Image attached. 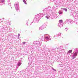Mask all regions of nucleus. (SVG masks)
<instances>
[{
  "label": "nucleus",
  "mask_w": 78,
  "mask_h": 78,
  "mask_svg": "<svg viewBox=\"0 0 78 78\" xmlns=\"http://www.w3.org/2000/svg\"><path fill=\"white\" fill-rule=\"evenodd\" d=\"M63 9V10H64V11H66V12H67V9H66V8H64L63 9Z\"/></svg>",
  "instance_id": "obj_1"
},
{
  "label": "nucleus",
  "mask_w": 78,
  "mask_h": 78,
  "mask_svg": "<svg viewBox=\"0 0 78 78\" xmlns=\"http://www.w3.org/2000/svg\"><path fill=\"white\" fill-rule=\"evenodd\" d=\"M23 2H24V3L26 4V5H27V2H26V1H25V0H23Z\"/></svg>",
  "instance_id": "obj_2"
},
{
  "label": "nucleus",
  "mask_w": 78,
  "mask_h": 78,
  "mask_svg": "<svg viewBox=\"0 0 78 78\" xmlns=\"http://www.w3.org/2000/svg\"><path fill=\"white\" fill-rule=\"evenodd\" d=\"M62 22H63V21H62V20H60L59 21V23H62Z\"/></svg>",
  "instance_id": "obj_3"
},
{
  "label": "nucleus",
  "mask_w": 78,
  "mask_h": 78,
  "mask_svg": "<svg viewBox=\"0 0 78 78\" xmlns=\"http://www.w3.org/2000/svg\"><path fill=\"white\" fill-rule=\"evenodd\" d=\"M72 50H70L68 51V53H72Z\"/></svg>",
  "instance_id": "obj_4"
},
{
  "label": "nucleus",
  "mask_w": 78,
  "mask_h": 78,
  "mask_svg": "<svg viewBox=\"0 0 78 78\" xmlns=\"http://www.w3.org/2000/svg\"><path fill=\"white\" fill-rule=\"evenodd\" d=\"M18 65L19 66H20V65H21V63H20V62H19V63H18Z\"/></svg>",
  "instance_id": "obj_5"
},
{
  "label": "nucleus",
  "mask_w": 78,
  "mask_h": 78,
  "mask_svg": "<svg viewBox=\"0 0 78 78\" xmlns=\"http://www.w3.org/2000/svg\"><path fill=\"white\" fill-rule=\"evenodd\" d=\"M77 54H78V53H77V52H76L75 53H74V56H77Z\"/></svg>",
  "instance_id": "obj_6"
},
{
  "label": "nucleus",
  "mask_w": 78,
  "mask_h": 78,
  "mask_svg": "<svg viewBox=\"0 0 78 78\" xmlns=\"http://www.w3.org/2000/svg\"><path fill=\"white\" fill-rule=\"evenodd\" d=\"M76 58V57H75V55H73L72 58L73 59H75V58Z\"/></svg>",
  "instance_id": "obj_7"
},
{
  "label": "nucleus",
  "mask_w": 78,
  "mask_h": 78,
  "mask_svg": "<svg viewBox=\"0 0 78 78\" xmlns=\"http://www.w3.org/2000/svg\"><path fill=\"white\" fill-rule=\"evenodd\" d=\"M45 38L46 39H47V40H48V37H46Z\"/></svg>",
  "instance_id": "obj_8"
},
{
  "label": "nucleus",
  "mask_w": 78,
  "mask_h": 78,
  "mask_svg": "<svg viewBox=\"0 0 78 78\" xmlns=\"http://www.w3.org/2000/svg\"><path fill=\"white\" fill-rule=\"evenodd\" d=\"M52 69L53 70H54V71H56V69L53 68Z\"/></svg>",
  "instance_id": "obj_9"
},
{
  "label": "nucleus",
  "mask_w": 78,
  "mask_h": 78,
  "mask_svg": "<svg viewBox=\"0 0 78 78\" xmlns=\"http://www.w3.org/2000/svg\"><path fill=\"white\" fill-rule=\"evenodd\" d=\"M25 42H23V44H25Z\"/></svg>",
  "instance_id": "obj_10"
},
{
  "label": "nucleus",
  "mask_w": 78,
  "mask_h": 78,
  "mask_svg": "<svg viewBox=\"0 0 78 78\" xmlns=\"http://www.w3.org/2000/svg\"><path fill=\"white\" fill-rule=\"evenodd\" d=\"M20 35V34H19L18 35V36H19Z\"/></svg>",
  "instance_id": "obj_11"
}]
</instances>
